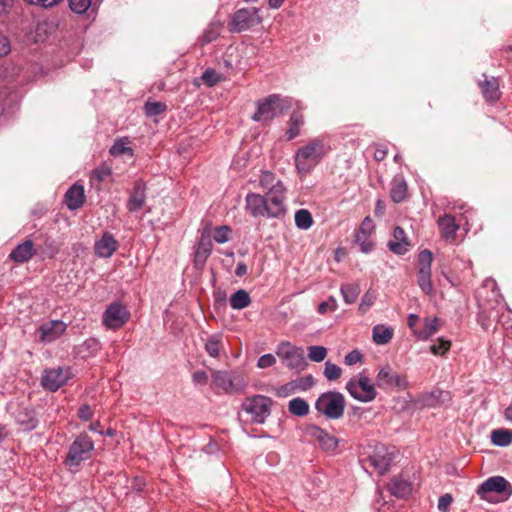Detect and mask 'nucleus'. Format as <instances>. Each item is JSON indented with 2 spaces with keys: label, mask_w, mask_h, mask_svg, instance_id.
<instances>
[{
  "label": "nucleus",
  "mask_w": 512,
  "mask_h": 512,
  "mask_svg": "<svg viewBox=\"0 0 512 512\" xmlns=\"http://www.w3.org/2000/svg\"><path fill=\"white\" fill-rule=\"evenodd\" d=\"M208 380V374L204 370H197L192 374V381L196 385H206Z\"/></svg>",
  "instance_id": "obj_58"
},
{
  "label": "nucleus",
  "mask_w": 512,
  "mask_h": 512,
  "mask_svg": "<svg viewBox=\"0 0 512 512\" xmlns=\"http://www.w3.org/2000/svg\"><path fill=\"white\" fill-rule=\"evenodd\" d=\"M212 240L209 233V230L206 229L202 232L200 240L198 242L195 254H194V264L197 267H203L211 255L212 252Z\"/></svg>",
  "instance_id": "obj_24"
},
{
  "label": "nucleus",
  "mask_w": 512,
  "mask_h": 512,
  "mask_svg": "<svg viewBox=\"0 0 512 512\" xmlns=\"http://www.w3.org/2000/svg\"><path fill=\"white\" fill-rule=\"evenodd\" d=\"M144 110L147 116H158L167 110V105L163 102L147 101Z\"/></svg>",
  "instance_id": "obj_43"
},
{
  "label": "nucleus",
  "mask_w": 512,
  "mask_h": 512,
  "mask_svg": "<svg viewBox=\"0 0 512 512\" xmlns=\"http://www.w3.org/2000/svg\"><path fill=\"white\" fill-rule=\"evenodd\" d=\"M408 196V185L403 175H396L390 183V198L394 203L403 202Z\"/></svg>",
  "instance_id": "obj_27"
},
{
  "label": "nucleus",
  "mask_w": 512,
  "mask_h": 512,
  "mask_svg": "<svg viewBox=\"0 0 512 512\" xmlns=\"http://www.w3.org/2000/svg\"><path fill=\"white\" fill-rule=\"evenodd\" d=\"M66 329V323L61 320L44 322L38 328L39 340L43 343H52L59 339Z\"/></svg>",
  "instance_id": "obj_18"
},
{
  "label": "nucleus",
  "mask_w": 512,
  "mask_h": 512,
  "mask_svg": "<svg viewBox=\"0 0 512 512\" xmlns=\"http://www.w3.org/2000/svg\"><path fill=\"white\" fill-rule=\"evenodd\" d=\"M211 387L217 394H230L242 392L246 387V382L234 372L213 370Z\"/></svg>",
  "instance_id": "obj_7"
},
{
  "label": "nucleus",
  "mask_w": 512,
  "mask_h": 512,
  "mask_svg": "<svg viewBox=\"0 0 512 512\" xmlns=\"http://www.w3.org/2000/svg\"><path fill=\"white\" fill-rule=\"evenodd\" d=\"M387 148L383 145H378L374 151V159L377 162L383 161L387 156Z\"/></svg>",
  "instance_id": "obj_61"
},
{
  "label": "nucleus",
  "mask_w": 512,
  "mask_h": 512,
  "mask_svg": "<svg viewBox=\"0 0 512 512\" xmlns=\"http://www.w3.org/2000/svg\"><path fill=\"white\" fill-rule=\"evenodd\" d=\"M340 291L345 303L352 304L360 294V287L358 284H343Z\"/></svg>",
  "instance_id": "obj_39"
},
{
  "label": "nucleus",
  "mask_w": 512,
  "mask_h": 512,
  "mask_svg": "<svg viewBox=\"0 0 512 512\" xmlns=\"http://www.w3.org/2000/svg\"><path fill=\"white\" fill-rule=\"evenodd\" d=\"M146 202V184L143 180L135 181L127 202L129 212H137L143 208Z\"/></svg>",
  "instance_id": "obj_22"
},
{
  "label": "nucleus",
  "mask_w": 512,
  "mask_h": 512,
  "mask_svg": "<svg viewBox=\"0 0 512 512\" xmlns=\"http://www.w3.org/2000/svg\"><path fill=\"white\" fill-rule=\"evenodd\" d=\"M327 356V349L324 346H309L308 357L311 361L322 362Z\"/></svg>",
  "instance_id": "obj_45"
},
{
  "label": "nucleus",
  "mask_w": 512,
  "mask_h": 512,
  "mask_svg": "<svg viewBox=\"0 0 512 512\" xmlns=\"http://www.w3.org/2000/svg\"><path fill=\"white\" fill-rule=\"evenodd\" d=\"M276 354L291 369L302 370L306 365L304 350L301 347L292 345L288 341L281 342L277 346Z\"/></svg>",
  "instance_id": "obj_13"
},
{
  "label": "nucleus",
  "mask_w": 512,
  "mask_h": 512,
  "mask_svg": "<svg viewBox=\"0 0 512 512\" xmlns=\"http://www.w3.org/2000/svg\"><path fill=\"white\" fill-rule=\"evenodd\" d=\"M220 347H221V336L214 334L211 335L206 343H205V350L211 357H218L220 353Z\"/></svg>",
  "instance_id": "obj_41"
},
{
  "label": "nucleus",
  "mask_w": 512,
  "mask_h": 512,
  "mask_svg": "<svg viewBox=\"0 0 512 512\" xmlns=\"http://www.w3.org/2000/svg\"><path fill=\"white\" fill-rule=\"evenodd\" d=\"M231 232V228L227 225L218 226L215 228L214 240L219 244L226 243L230 240Z\"/></svg>",
  "instance_id": "obj_47"
},
{
  "label": "nucleus",
  "mask_w": 512,
  "mask_h": 512,
  "mask_svg": "<svg viewBox=\"0 0 512 512\" xmlns=\"http://www.w3.org/2000/svg\"><path fill=\"white\" fill-rule=\"evenodd\" d=\"M275 363L276 358L272 354H264L258 359L257 367L260 369H265L273 366Z\"/></svg>",
  "instance_id": "obj_56"
},
{
  "label": "nucleus",
  "mask_w": 512,
  "mask_h": 512,
  "mask_svg": "<svg viewBox=\"0 0 512 512\" xmlns=\"http://www.w3.org/2000/svg\"><path fill=\"white\" fill-rule=\"evenodd\" d=\"M330 146L324 136L315 137L300 147L294 155L296 170L301 175L311 172L329 152Z\"/></svg>",
  "instance_id": "obj_2"
},
{
  "label": "nucleus",
  "mask_w": 512,
  "mask_h": 512,
  "mask_svg": "<svg viewBox=\"0 0 512 512\" xmlns=\"http://www.w3.org/2000/svg\"><path fill=\"white\" fill-rule=\"evenodd\" d=\"M387 246L394 254L404 255L409 251L411 242L403 228L396 226L393 232V239L388 242Z\"/></svg>",
  "instance_id": "obj_25"
},
{
  "label": "nucleus",
  "mask_w": 512,
  "mask_h": 512,
  "mask_svg": "<svg viewBox=\"0 0 512 512\" xmlns=\"http://www.w3.org/2000/svg\"><path fill=\"white\" fill-rule=\"evenodd\" d=\"M146 485V482L144 478L142 477H135L133 478L131 482V489L136 492H142L144 490V487Z\"/></svg>",
  "instance_id": "obj_60"
},
{
  "label": "nucleus",
  "mask_w": 512,
  "mask_h": 512,
  "mask_svg": "<svg viewBox=\"0 0 512 512\" xmlns=\"http://www.w3.org/2000/svg\"><path fill=\"white\" fill-rule=\"evenodd\" d=\"M111 174V168L106 164H102L93 170L92 178L96 179L99 182H102L106 180Z\"/></svg>",
  "instance_id": "obj_51"
},
{
  "label": "nucleus",
  "mask_w": 512,
  "mask_h": 512,
  "mask_svg": "<svg viewBox=\"0 0 512 512\" xmlns=\"http://www.w3.org/2000/svg\"><path fill=\"white\" fill-rule=\"evenodd\" d=\"M376 298L377 296L374 290H367L362 296L361 302L359 304V312L361 314H365L374 305Z\"/></svg>",
  "instance_id": "obj_42"
},
{
  "label": "nucleus",
  "mask_w": 512,
  "mask_h": 512,
  "mask_svg": "<svg viewBox=\"0 0 512 512\" xmlns=\"http://www.w3.org/2000/svg\"><path fill=\"white\" fill-rule=\"evenodd\" d=\"M83 351H86L88 355H96L97 352L101 349L100 342L95 338L86 339L82 345Z\"/></svg>",
  "instance_id": "obj_52"
},
{
  "label": "nucleus",
  "mask_w": 512,
  "mask_h": 512,
  "mask_svg": "<svg viewBox=\"0 0 512 512\" xmlns=\"http://www.w3.org/2000/svg\"><path fill=\"white\" fill-rule=\"evenodd\" d=\"M305 124L304 114L300 109L294 110L287 122L288 128L285 136L288 141H291L301 134V128Z\"/></svg>",
  "instance_id": "obj_31"
},
{
  "label": "nucleus",
  "mask_w": 512,
  "mask_h": 512,
  "mask_svg": "<svg viewBox=\"0 0 512 512\" xmlns=\"http://www.w3.org/2000/svg\"><path fill=\"white\" fill-rule=\"evenodd\" d=\"M394 335V330L383 324H378L373 327L372 338L375 344L385 345L389 343Z\"/></svg>",
  "instance_id": "obj_34"
},
{
  "label": "nucleus",
  "mask_w": 512,
  "mask_h": 512,
  "mask_svg": "<svg viewBox=\"0 0 512 512\" xmlns=\"http://www.w3.org/2000/svg\"><path fill=\"white\" fill-rule=\"evenodd\" d=\"M451 400V395L449 391H445L439 388H434L430 392L422 393L418 399L417 403L421 407H436L442 405Z\"/></svg>",
  "instance_id": "obj_21"
},
{
  "label": "nucleus",
  "mask_w": 512,
  "mask_h": 512,
  "mask_svg": "<svg viewBox=\"0 0 512 512\" xmlns=\"http://www.w3.org/2000/svg\"><path fill=\"white\" fill-rule=\"evenodd\" d=\"M432 261H433V255L430 250L425 249L419 253L417 282H418V285L421 288V290L427 295H431L434 292V287H433V283L431 280Z\"/></svg>",
  "instance_id": "obj_12"
},
{
  "label": "nucleus",
  "mask_w": 512,
  "mask_h": 512,
  "mask_svg": "<svg viewBox=\"0 0 512 512\" xmlns=\"http://www.w3.org/2000/svg\"><path fill=\"white\" fill-rule=\"evenodd\" d=\"M484 77L485 79L479 82L482 95L486 101L496 102L501 96L498 79L495 77L488 78L485 75Z\"/></svg>",
  "instance_id": "obj_29"
},
{
  "label": "nucleus",
  "mask_w": 512,
  "mask_h": 512,
  "mask_svg": "<svg viewBox=\"0 0 512 512\" xmlns=\"http://www.w3.org/2000/svg\"><path fill=\"white\" fill-rule=\"evenodd\" d=\"M73 377L71 368L68 366H59L45 369L41 376V385L44 389L55 392Z\"/></svg>",
  "instance_id": "obj_11"
},
{
  "label": "nucleus",
  "mask_w": 512,
  "mask_h": 512,
  "mask_svg": "<svg viewBox=\"0 0 512 512\" xmlns=\"http://www.w3.org/2000/svg\"><path fill=\"white\" fill-rule=\"evenodd\" d=\"M437 318L426 319L425 331L422 333L423 338H428L438 330Z\"/></svg>",
  "instance_id": "obj_54"
},
{
  "label": "nucleus",
  "mask_w": 512,
  "mask_h": 512,
  "mask_svg": "<svg viewBox=\"0 0 512 512\" xmlns=\"http://www.w3.org/2000/svg\"><path fill=\"white\" fill-rule=\"evenodd\" d=\"M85 202L84 187L80 184L72 185L65 194V203L70 210L79 209Z\"/></svg>",
  "instance_id": "obj_30"
},
{
  "label": "nucleus",
  "mask_w": 512,
  "mask_h": 512,
  "mask_svg": "<svg viewBox=\"0 0 512 512\" xmlns=\"http://www.w3.org/2000/svg\"><path fill=\"white\" fill-rule=\"evenodd\" d=\"M10 51L9 41L6 36L0 35V57L8 54Z\"/></svg>",
  "instance_id": "obj_62"
},
{
  "label": "nucleus",
  "mask_w": 512,
  "mask_h": 512,
  "mask_svg": "<svg viewBox=\"0 0 512 512\" xmlns=\"http://www.w3.org/2000/svg\"><path fill=\"white\" fill-rule=\"evenodd\" d=\"M388 489L392 495L398 498H404L412 491L411 483L399 477L391 479Z\"/></svg>",
  "instance_id": "obj_33"
},
{
  "label": "nucleus",
  "mask_w": 512,
  "mask_h": 512,
  "mask_svg": "<svg viewBox=\"0 0 512 512\" xmlns=\"http://www.w3.org/2000/svg\"><path fill=\"white\" fill-rule=\"evenodd\" d=\"M376 385L384 390L394 388L404 390L408 386L406 379L396 373L388 364L379 369L376 376Z\"/></svg>",
  "instance_id": "obj_14"
},
{
  "label": "nucleus",
  "mask_w": 512,
  "mask_h": 512,
  "mask_svg": "<svg viewBox=\"0 0 512 512\" xmlns=\"http://www.w3.org/2000/svg\"><path fill=\"white\" fill-rule=\"evenodd\" d=\"M92 4V0H69L70 8L77 14L85 13Z\"/></svg>",
  "instance_id": "obj_50"
},
{
  "label": "nucleus",
  "mask_w": 512,
  "mask_h": 512,
  "mask_svg": "<svg viewBox=\"0 0 512 512\" xmlns=\"http://www.w3.org/2000/svg\"><path fill=\"white\" fill-rule=\"evenodd\" d=\"M453 502V497L451 494H444L438 499V509L440 512H448L449 507Z\"/></svg>",
  "instance_id": "obj_55"
},
{
  "label": "nucleus",
  "mask_w": 512,
  "mask_h": 512,
  "mask_svg": "<svg viewBox=\"0 0 512 512\" xmlns=\"http://www.w3.org/2000/svg\"><path fill=\"white\" fill-rule=\"evenodd\" d=\"M94 451V441L86 433H80L69 446L64 464L69 470L78 468L82 462L90 459Z\"/></svg>",
  "instance_id": "obj_5"
},
{
  "label": "nucleus",
  "mask_w": 512,
  "mask_h": 512,
  "mask_svg": "<svg viewBox=\"0 0 512 512\" xmlns=\"http://www.w3.org/2000/svg\"><path fill=\"white\" fill-rule=\"evenodd\" d=\"M362 358H363V356L360 351L353 350L345 356L344 363L348 366H351V365L362 362Z\"/></svg>",
  "instance_id": "obj_57"
},
{
  "label": "nucleus",
  "mask_w": 512,
  "mask_h": 512,
  "mask_svg": "<svg viewBox=\"0 0 512 512\" xmlns=\"http://www.w3.org/2000/svg\"><path fill=\"white\" fill-rule=\"evenodd\" d=\"M451 347V342L444 338H439L437 343L430 346V351L434 355L443 356L446 352L449 351Z\"/></svg>",
  "instance_id": "obj_48"
},
{
  "label": "nucleus",
  "mask_w": 512,
  "mask_h": 512,
  "mask_svg": "<svg viewBox=\"0 0 512 512\" xmlns=\"http://www.w3.org/2000/svg\"><path fill=\"white\" fill-rule=\"evenodd\" d=\"M30 4L40 5L43 7H52L59 3L61 0H26Z\"/></svg>",
  "instance_id": "obj_63"
},
{
  "label": "nucleus",
  "mask_w": 512,
  "mask_h": 512,
  "mask_svg": "<svg viewBox=\"0 0 512 512\" xmlns=\"http://www.w3.org/2000/svg\"><path fill=\"white\" fill-rule=\"evenodd\" d=\"M257 109L252 116L256 122L267 124L275 117L286 111L290 105L289 102L279 95L273 94L257 102Z\"/></svg>",
  "instance_id": "obj_6"
},
{
  "label": "nucleus",
  "mask_w": 512,
  "mask_h": 512,
  "mask_svg": "<svg viewBox=\"0 0 512 512\" xmlns=\"http://www.w3.org/2000/svg\"><path fill=\"white\" fill-rule=\"evenodd\" d=\"M438 226L441 231V236L447 241H453L456 237V232L459 229L456 220L451 215H444L438 219Z\"/></svg>",
  "instance_id": "obj_32"
},
{
  "label": "nucleus",
  "mask_w": 512,
  "mask_h": 512,
  "mask_svg": "<svg viewBox=\"0 0 512 512\" xmlns=\"http://www.w3.org/2000/svg\"><path fill=\"white\" fill-rule=\"evenodd\" d=\"M16 423L23 431H32L38 425V419L33 409L20 406L14 413Z\"/></svg>",
  "instance_id": "obj_26"
},
{
  "label": "nucleus",
  "mask_w": 512,
  "mask_h": 512,
  "mask_svg": "<svg viewBox=\"0 0 512 512\" xmlns=\"http://www.w3.org/2000/svg\"><path fill=\"white\" fill-rule=\"evenodd\" d=\"M247 273V266L245 263L243 262H239L236 266V269H235V274L238 276V277H242L244 276L245 274Z\"/></svg>",
  "instance_id": "obj_64"
},
{
  "label": "nucleus",
  "mask_w": 512,
  "mask_h": 512,
  "mask_svg": "<svg viewBox=\"0 0 512 512\" xmlns=\"http://www.w3.org/2000/svg\"><path fill=\"white\" fill-rule=\"evenodd\" d=\"M36 253L31 240H25L18 244L10 253L9 257L16 263L29 261Z\"/></svg>",
  "instance_id": "obj_28"
},
{
  "label": "nucleus",
  "mask_w": 512,
  "mask_h": 512,
  "mask_svg": "<svg viewBox=\"0 0 512 512\" xmlns=\"http://www.w3.org/2000/svg\"><path fill=\"white\" fill-rule=\"evenodd\" d=\"M272 400L263 395L248 397L242 403V409L251 416L257 424H263L271 413Z\"/></svg>",
  "instance_id": "obj_9"
},
{
  "label": "nucleus",
  "mask_w": 512,
  "mask_h": 512,
  "mask_svg": "<svg viewBox=\"0 0 512 512\" xmlns=\"http://www.w3.org/2000/svg\"><path fill=\"white\" fill-rule=\"evenodd\" d=\"M315 385V380L312 375H306L296 378L288 383L276 388L275 394L278 397H289L298 392H304L311 389Z\"/></svg>",
  "instance_id": "obj_17"
},
{
  "label": "nucleus",
  "mask_w": 512,
  "mask_h": 512,
  "mask_svg": "<svg viewBox=\"0 0 512 512\" xmlns=\"http://www.w3.org/2000/svg\"><path fill=\"white\" fill-rule=\"evenodd\" d=\"M508 481L502 476H493L485 480L477 489V494L486 499L488 493L501 494L507 490Z\"/></svg>",
  "instance_id": "obj_23"
},
{
  "label": "nucleus",
  "mask_w": 512,
  "mask_h": 512,
  "mask_svg": "<svg viewBox=\"0 0 512 512\" xmlns=\"http://www.w3.org/2000/svg\"><path fill=\"white\" fill-rule=\"evenodd\" d=\"M221 33V24L218 22H212L208 24L204 30L200 41L202 45L208 44L216 40Z\"/></svg>",
  "instance_id": "obj_38"
},
{
  "label": "nucleus",
  "mask_w": 512,
  "mask_h": 512,
  "mask_svg": "<svg viewBox=\"0 0 512 512\" xmlns=\"http://www.w3.org/2000/svg\"><path fill=\"white\" fill-rule=\"evenodd\" d=\"M261 22L260 8H240L231 15L228 30L232 33H241L261 24Z\"/></svg>",
  "instance_id": "obj_8"
},
{
  "label": "nucleus",
  "mask_w": 512,
  "mask_h": 512,
  "mask_svg": "<svg viewBox=\"0 0 512 512\" xmlns=\"http://www.w3.org/2000/svg\"><path fill=\"white\" fill-rule=\"evenodd\" d=\"M306 433L316 441L324 451L333 452L338 448L340 440L318 425H309L306 428Z\"/></svg>",
  "instance_id": "obj_16"
},
{
  "label": "nucleus",
  "mask_w": 512,
  "mask_h": 512,
  "mask_svg": "<svg viewBox=\"0 0 512 512\" xmlns=\"http://www.w3.org/2000/svg\"><path fill=\"white\" fill-rule=\"evenodd\" d=\"M491 442L499 447H506L512 443V430L495 429L491 432Z\"/></svg>",
  "instance_id": "obj_37"
},
{
  "label": "nucleus",
  "mask_w": 512,
  "mask_h": 512,
  "mask_svg": "<svg viewBox=\"0 0 512 512\" xmlns=\"http://www.w3.org/2000/svg\"><path fill=\"white\" fill-rule=\"evenodd\" d=\"M92 410L88 405H82L78 410V416L84 421H88L92 418Z\"/></svg>",
  "instance_id": "obj_59"
},
{
  "label": "nucleus",
  "mask_w": 512,
  "mask_h": 512,
  "mask_svg": "<svg viewBox=\"0 0 512 512\" xmlns=\"http://www.w3.org/2000/svg\"><path fill=\"white\" fill-rule=\"evenodd\" d=\"M288 411L294 416L304 417L309 414L310 407L305 399L296 397L289 401Z\"/></svg>",
  "instance_id": "obj_36"
},
{
  "label": "nucleus",
  "mask_w": 512,
  "mask_h": 512,
  "mask_svg": "<svg viewBox=\"0 0 512 512\" xmlns=\"http://www.w3.org/2000/svg\"><path fill=\"white\" fill-rule=\"evenodd\" d=\"M314 406L316 411L326 419L338 420L344 415L346 400L340 392L327 391L319 395Z\"/></svg>",
  "instance_id": "obj_4"
},
{
  "label": "nucleus",
  "mask_w": 512,
  "mask_h": 512,
  "mask_svg": "<svg viewBox=\"0 0 512 512\" xmlns=\"http://www.w3.org/2000/svg\"><path fill=\"white\" fill-rule=\"evenodd\" d=\"M295 224L299 229L307 230L313 225V218L307 209H299L295 213Z\"/></svg>",
  "instance_id": "obj_40"
},
{
  "label": "nucleus",
  "mask_w": 512,
  "mask_h": 512,
  "mask_svg": "<svg viewBox=\"0 0 512 512\" xmlns=\"http://www.w3.org/2000/svg\"><path fill=\"white\" fill-rule=\"evenodd\" d=\"M374 231V223L370 217H365L355 233V243L359 245L363 253H369L373 248L371 235Z\"/></svg>",
  "instance_id": "obj_19"
},
{
  "label": "nucleus",
  "mask_w": 512,
  "mask_h": 512,
  "mask_svg": "<svg viewBox=\"0 0 512 512\" xmlns=\"http://www.w3.org/2000/svg\"><path fill=\"white\" fill-rule=\"evenodd\" d=\"M342 369L329 361L325 363L324 375L329 381H335L340 378Z\"/></svg>",
  "instance_id": "obj_46"
},
{
  "label": "nucleus",
  "mask_w": 512,
  "mask_h": 512,
  "mask_svg": "<svg viewBox=\"0 0 512 512\" xmlns=\"http://www.w3.org/2000/svg\"><path fill=\"white\" fill-rule=\"evenodd\" d=\"M128 143L129 142L126 138L116 141L110 148V151H109L110 154L112 156H120L125 153L132 154V149L130 147H128Z\"/></svg>",
  "instance_id": "obj_44"
},
{
  "label": "nucleus",
  "mask_w": 512,
  "mask_h": 512,
  "mask_svg": "<svg viewBox=\"0 0 512 512\" xmlns=\"http://www.w3.org/2000/svg\"><path fill=\"white\" fill-rule=\"evenodd\" d=\"M119 248V242L110 232H104L94 244V253L99 258H110Z\"/></svg>",
  "instance_id": "obj_20"
},
{
  "label": "nucleus",
  "mask_w": 512,
  "mask_h": 512,
  "mask_svg": "<svg viewBox=\"0 0 512 512\" xmlns=\"http://www.w3.org/2000/svg\"><path fill=\"white\" fill-rule=\"evenodd\" d=\"M346 389L354 399L361 402H371L377 396L375 385L363 373H360L357 379H350L346 384Z\"/></svg>",
  "instance_id": "obj_10"
},
{
  "label": "nucleus",
  "mask_w": 512,
  "mask_h": 512,
  "mask_svg": "<svg viewBox=\"0 0 512 512\" xmlns=\"http://www.w3.org/2000/svg\"><path fill=\"white\" fill-rule=\"evenodd\" d=\"M337 308H338L337 300L335 299V297L330 296L327 301L321 302L318 305L317 310L320 314H325L328 311H331V312L336 311Z\"/></svg>",
  "instance_id": "obj_53"
},
{
  "label": "nucleus",
  "mask_w": 512,
  "mask_h": 512,
  "mask_svg": "<svg viewBox=\"0 0 512 512\" xmlns=\"http://www.w3.org/2000/svg\"><path fill=\"white\" fill-rule=\"evenodd\" d=\"M129 318L127 309L118 302L111 303L102 316V323L107 328L118 329L122 327Z\"/></svg>",
  "instance_id": "obj_15"
},
{
  "label": "nucleus",
  "mask_w": 512,
  "mask_h": 512,
  "mask_svg": "<svg viewBox=\"0 0 512 512\" xmlns=\"http://www.w3.org/2000/svg\"><path fill=\"white\" fill-rule=\"evenodd\" d=\"M202 80L207 86L212 87L221 80V76L214 69L208 68L203 72Z\"/></svg>",
  "instance_id": "obj_49"
},
{
  "label": "nucleus",
  "mask_w": 512,
  "mask_h": 512,
  "mask_svg": "<svg viewBox=\"0 0 512 512\" xmlns=\"http://www.w3.org/2000/svg\"><path fill=\"white\" fill-rule=\"evenodd\" d=\"M258 187L264 192H249L245 197V210L254 218H279L286 213V188L275 173L262 170Z\"/></svg>",
  "instance_id": "obj_1"
},
{
  "label": "nucleus",
  "mask_w": 512,
  "mask_h": 512,
  "mask_svg": "<svg viewBox=\"0 0 512 512\" xmlns=\"http://www.w3.org/2000/svg\"><path fill=\"white\" fill-rule=\"evenodd\" d=\"M229 303L231 308L242 310L251 304V297L244 289H239L230 296Z\"/></svg>",
  "instance_id": "obj_35"
},
{
  "label": "nucleus",
  "mask_w": 512,
  "mask_h": 512,
  "mask_svg": "<svg viewBox=\"0 0 512 512\" xmlns=\"http://www.w3.org/2000/svg\"><path fill=\"white\" fill-rule=\"evenodd\" d=\"M362 462L369 465L380 475L385 474L393 461V454L382 443H369L362 448Z\"/></svg>",
  "instance_id": "obj_3"
}]
</instances>
